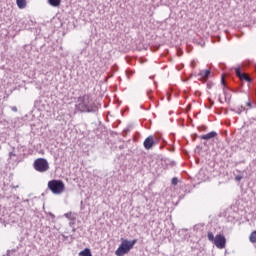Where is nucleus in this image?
Returning a JSON list of instances; mask_svg holds the SVG:
<instances>
[{
	"mask_svg": "<svg viewBox=\"0 0 256 256\" xmlns=\"http://www.w3.org/2000/svg\"><path fill=\"white\" fill-rule=\"evenodd\" d=\"M51 216H52V217H55V215H54V214H51Z\"/></svg>",
	"mask_w": 256,
	"mask_h": 256,
	"instance_id": "obj_29",
	"label": "nucleus"
},
{
	"mask_svg": "<svg viewBox=\"0 0 256 256\" xmlns=\"http://www.w3.org/2000/svg\"><path fill=\"white\" fill-rule=\"evenodd\" d=\"M48 3L51 7H59V5H61V0H48Z\"/></svg>",
	"mask_w": 256,
	"mask_h": 256,
	"instance_id": "obj_14",
	"label": "nucleus"
},
{
	"mask_svg": "<svg viewBox=\"0 0 256 256\" xmlns=\"http://www.w3.org/2000/svg\"><path fill=\"white\" fill-rule=\"evenodd\" d=\"M247 107H249V109H251L253 107V105L251 104V100L248 97V101L246 103Z\"/></svg>",
	"mask_w": 256,
	"mask_h": 256,
	"instance_id": "obj_21",
	"label": "nucleus"
},
{
	"mask_svg": "<svg viewBox=\"0 0 256 256\" xmlns=\"http://www.w3.org/2000/svg\"><path fill=\"white\" fill-rule=\"evenodd\" d=\"M48 189H50L54 195H61V193L65 191V183L61 180H50L48 182Z\"/></svg>",
	"mask_w": 256,
	"mask_h": 256,
	"instance_id": "obj_3",
	"label": "nucleus"
},
{
	"mask_svg": "<svg viewBox=\"0 0 256 256\" xmlns=\"http://www.w3.org/2000/svg\"><path fill=\"white\" fill-rule=\"evenodd\" d=\"M217 135L218 134L215 131H211L207 134L199 136V139H202L203 141H211V139H215Z\"/></svg>",
	"mask_w": 256,
	"mask_h": 256,
	"instance_id": "obj_9",
	"label": "nucleus"
},
{
	"mask_svg": "<svg viewBox=\"0 0 256 256\" xmlns=\"http://www.w3.org/2000/svg\"><path fill=\"white\" fill-rule=\"evenodd\" d=\"M241 179H243V176H241V175H238V176L235 177L236 181H241Z\"/></svg>",
	"mask_w": 256,
	"mask_h": 256,
	"instance_id": "obj_22",
	"label": "nucleus"
},
{
	"mask_svg": "<svg viewBox=\"0 0 256 256\" xmlns=\"http://www.w3.org/2000/svg\"><path fill=\"white\" fill-rule=\"evenodd\" d=\"M214 245L218 249H225V245H227V239L224 235L217 234L214 239Z\"/></svg>",
	"mask_w": 256,
	"mask_h": 256,
	"instance_id": "obj_5",
	"label": "nucleus"
},
{
	"mask_svg": "<svg viewBox=\"0 0 256 256\" xmlns=\"http://www.w3.org/2000/svg\"><path fill=\"white\" fill-rule=\"evenodd\" d=\"M235 73L241 79V81H247L248 83H251V77L245 75V73L241 72V68H235Z\"/></svg>",
	"mask_w": 256,
	"mask_h": 256,
	"instance_id": "obj_8",
	"label": "nucleus"
},
{
	"mask_svg": "<svg viewBox=\"0 0 256 256\" xmlns=\"http://www.w3.org/2000/svg\"><path fill=\"white\" fill-rule=\"evenodd\" d=\"M208 241L215 243V236L213 235V232H208Z\"/></svg>",
	"mask_w": 256,
	"mask_h": 256,
	"instance_id": "obj_17",
	"label": "nucleus"
},
{
	"mask_svg": "<svg viewBox=\"0 0 256 256\" xmlns=\"http://www.w3.org/2000/svg\"><path fill=\"white\" fill-rule=\"evenodd\" d=\"M221 84L223 85V93L225 96V101H231V95L225 89V77H223V76L221 78Z\"/></svg>",
	"mask_w": 256,
	"mask_h": 256,
	"instance_id": "obj_10",
	"label": "nucleus"
},
{
	"mask_svg": "<svg viewBox=\"0 0 256 256\" xmlns=\"http://www.w3.org/2000/svg\"><path fill=\"white\" fill-rule=\"evenodd\" d=\"M77 102L75 109L80 113H97L99 111V107L97 106V103L93 101V96H91V94L79 96Z\"/></svg>",
	"mask_w": 256,
	"mask_h": 256,
	"instance_id": "obj_1",
	"label": "nucleus"
},
{
	"mask_svg": "<svg viewBox=\"0 0 256 256\" xmlns=\"http://www.w3.org/2000/svg\"><path fill=\"white\" fill-rule=\"evenodd\" d=\"M209 75H211V70H200V72L198 73V77H200L199 81L205 83L207 79H209Z\"/></svg>",
	"mask_w": 256,
	"mask_h": 256,
	"instance_id": "obj_6",
	"label": "nucleus"
},
{
	"mask_svg": "<svg viewBox=\"0 0 256 256\" xmlns=\"http://www.w3.org/2000/svg\"><path fill=\"white\" fill-rule=\"evenodd\" d=\"M153 145H155V139L153 138V136H148L144 142H143V146H144V149H151L153 147Z\"/></svg>",
	"mask_w": 256,
	"mask_h": 256,
	"instance_id": "obj_7",
	"label": "nucleus"
},
{
	"mask_svg": "<svg viewBox=\"0 0 256 256\" xmlns=\"http://www.w3.org/2000/svg\"><path fill=\"white\" fill-rule=\"evenodd\" d=\"M179 183V179L177 177L172 178L171 185H177Z\"/></svg>",
	"mask_w": 256,
	"mask_h": 256,
	"instance_id": "obj_20",
	"label": "nucleus"
},
{
	"mask_svg": "<svg viewBox=\"0 0 256 256\" xmlns=\"http://www.w3.org/2000/svg\"><path fill=\"white\" fill-rule=\"evenodd\" d=\"M11 111H13L14 113H17V106H12Z\"/></svg>",
	"mask_w": 256,
	"mask_h": 256,
	"instance_id": "obj_23",
	"label": "nucleus"
},
{
	"mask_svg": "<svg viewBox=\"0 0 256 256\" xmlns=\"http://www.w3.org/2000/svg\"><path fill=\"white\" fill-rule=\"evenodd\" d=\"M64 217H66V219H69L70 221H75V219H77V217L75 216V214H73V212L65 213Z\"/></svg>",
	"mask_w": 256,
	"mask_h": 256,
	"instance_id": "obj_13",
	"label": "nucleus"
},
{
	"mask_svg": "<svg viewBox=\"0 0 256 256\" xmlns=\"http://www.w3.org/2000/svg\"><path fill=\"white\" fill-rule=\"evenodd\" d=\"M33 167L38 173H46V171H49V162L45 158H37L34 161Z\"/></svg>",
	"mask_w": 256,
	"mask_h": 256,
	"instance_id": "obj_4",
	"label": "nucleus"
},
{
	"mask_svg": "<svg viewBox=\"0 0 256 256\" xmlns=\"http://www.w3.org/2000/svg\"><path fill=\"white\" fill-rule=\"evenodd\" d=\"M209 103L211 105V107H213L215 105V102H213V100L209 99Z\"/></svg>",
	"mask_w": 256,
	"mask_h": 256,
	"instance_id": "obj_24",
	"label": "nucleus"
},
{
	"mask_svg": "<svg viewBox=\"0 0 256 256\" xmlns=\"http://www.w3.org/2000/svg\"><path fill=\"white\" fill-rule=\"evenodd\" d=\"M135 243H137V239H134L132 241H129L127 239H122L121 244L115 251V255L117 256L127 255V253H129L131 249H133Z\"/></svg>",
	"mask_w": 256,
	"mask_h": 256,
	"instance_id": "obj_2",
	"label": "nucleus"
},
{
	"mask_svg": "<svg viewBox=\"0 0 256 256\" xmlns=\"http://www.w3.org/2000/svg\"><path fill=\"white\" fill-rule=\"evenodd\" d=\"M219 103H223V100H221V98H219Z\"/></svg>",
	"mask_w": 256,
	"mask_h": 256,
	"instance_id": "obj_28",
	"label": "nucleus"
},
{
	"mask_svg": "<svg viewBox=\"0 0 256 256\" xmlns=\"http://www.w3.org/2000/svg\"><path fill=\"white\" fill-rule=\"evenodd\" d=\"M250 243H256V230L252 231L249 236Z\"/></svg>",
	"mask_w": 256,
	"mask_h": 256,
	"instance_id": "obj_15",
	"label": "nucleus"
},
{
	"mask_svg": "<svg viewBox=\"0 0 256 256\" xmlns=\"http://www.w3.org/2000/svg\"><path fill=\"white\" fill-rule=\"evenodd\" d=\"M170 165H172V167H173V165H175V162H174V161H171V162H170Z\"/></svg>",
	"mask_w": 256,
	"mask_h": 256,
	"instance_id": "obj_26",
	"label": "nucleus"
},
{
	"mask_svg": "<svg viewBox=\"0 0 256 256\" xmlns=\"http://www.w3.org/2000/svg\"><path fill=\"white\" fill-rule=\"evenodd\" d=\"M13 151L9 152V159H13V157H17V154L15 153V147L12 148Z\"/></svg>",
	"mask_w": 256,
	"mask_h": 256,
	"instance_id": "obj_19",
	"label": "nucleus"
},
{
	"mask_svg": "<svg viewBox=\"0 0 256 256\" xmlns=\"http://www.w3.org/2000/svg\"><path fill=\"white\" fill-rule=\"evenodd\" d=\"M79 255L80 256H93V254H91V249H89V248H85L84 250L80 251Z\"/></svg>",
	"mask_w": 256,
	"mask_h": 256,
	"instance_id": "obj_12",
	"label": "nucleus"
},
{
	"mask_svg": "<svg viewBox=\"0 0 256 256\" xmlns=\"http://www.w3.org/2000/svg\"><path fill=\"white\" fill-rule=\"evenodd\" d=\"M191 67H195V60L191 61Z\"/></svg>",
	"mask_w": 256,
	"mask_h": 256,
	"instance_id": "obj_25",
	"label": "nucleus"
},
{
	"mask_svg": "<svg viewBox=\"0 0 256 256\" xmlns=\"http://www.w3.org/2000/svg\"><path fill=\"white\" fill-rule=\"evenodd\" d=\"M18 9H25L27 7V0H16Z\"/></svg>",
	"mask_w": 256,
	"mask_h": 256,
	"instance_id": "obj_11",
	"label": "nucleus"
},
{
	"mask_svg": "<svg viewBox=\"0 0 256 256\" xmlns=\"http://www.w3.org/2000/svg\"><path fill=\"white\" fill-rule=\"evenodd\" d=\"M17 251H19V247L14 248L12 250H8L7 251V256H11V255H13V253H17Z\"/></svg>",
	"mask_w": 256,
	"mask_h": 256,
	"instance_id": "obj_18",
	"label": "nucleus"
},
{
	"mask_svg": "<svg viewBox=\"0 0 256 256\" xmlns=\"http://www.w3.org/2000/svg\"><path fill=\"white\" fill-rule=\"evenodd\" d=\"M231 111H233L234 113H237V115H241V112L245 111V107L241 106L239 108L231 109Z\"/></svg>",
	"mask_w": 256,
	"mask_h": 256,
	"instance_id": "obj_16",
	"label": "nucleus"
},
{
	"mask_svg": "<svg viewBox=\"0 0 256 256\" xmlns=\"http://www.w3.org/2000/svg\"><path fill=\"white\" fill-rule=\"evenodd\" d=\"M13 187V189H18L19 188V185H17V186H12Z\"/></svg>",
	"mask_w": 256,
	"mask_h": 256,
	"instance_id": "obj_27",
	"label": "nucleus"
}]
</instances>
